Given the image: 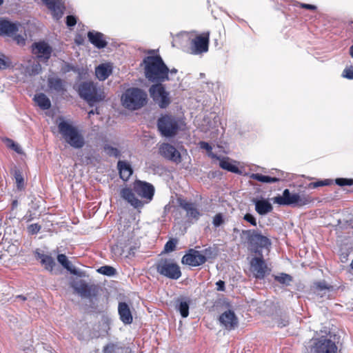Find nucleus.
<instances>
[{
	"instance_id": "f257e3e1",
	"label": "nucleus",
	"mask_w": 353,
	"mask_h": 353,
	"mask_svg": "<svg viewBox=\"0 0 353 353\" xmlns=\"http://www.w3.org/2000/svg\"><path fill=\"white\" fill-rule=\"evenodd\" d=\"M144 74L151 83H163L170 79L169 68L159 55L147 56L143 60Z\"/></svg>"
},
{
	"instance_id": "f03ea898",
	"label": "nucleus",
	"mask_w": 353,
	"mask_h": 353,
	"mask_svg": "<svg viewBox=\"0 0 353 353\" xmlns=\"http://www.w3.org/2000/svg\"><path fill=\"white\" fill-rule=\"evenodd\" d=\"M183 125L184 122L181 119L171 114H161L157 123L161 135L166 138L175 137Z\"/></svg>"
},
{
	"instance_id": "7ed1b4c3",
	"label": "nucleus",
	"mask_w": 353,
	"mask_h": 353,
	"mask_svg": "<svg viewBox=\"0 0 353 353\" xmlns=\"http://www.w3.org/2000/svg\"><path fill=\"white\" fill-rule=\"evenodd\" d=\"M241 236H245L250 250L258 255H262L263 250H269L272 245L271 240L258 230H242Z\"/></svg>"
},
{
	"instance_id": "20e7f679",
	"label": "nucleus",
	"mask_w": 353,
	"mask_h": 353,
	"mask_svg": "<svg viewBox=\"0 0 353 353\" xmlns=\"http://www.w3.org/2000/svg\"><path fill=\"white\" fill-rule=\"evenodd\" d=\"M147 99V93L139 88H128L121 96L123 105L131 110H137L143 107Z\"/></svg>"
},
{
	"instance_id": "39448f33",
	"label": "nucleus",
	"mask_w": 353,
	"mask_h": 353,
	"mask_svg": "<svg viewBox=\"0 0 353 353\" xmlns=\"http://www.w3.org/2000/svg\"><path fill=\"white\" fill-rule=\"evenodd\" d=\"M58 129L65 142L71 147L80 149L84 146V138L76 127L65 121H62L58 124Z\"/></svg>"
},
{
	"instance_id": "423d86ee",
	"label": "nucleus",
	"mask_w": 353,
	"mask_h": 353,
	"mask_svg": "<svg viewBox=\"0 0 353 353\" xmlns=\"http://www.w3.org/2000/svg\"><path fill=\"white\" fill-rule=\"evenodd\" d=\"M79 97L92 106L94 103L100 102L105 99L103 92L93 81H83L77 87Z\"/></svg>"
},
{
	"instance_id": "0eeeda50",
	"label": "nucleus",
	"mask_w": 353,
	"mask_h": 353,
	"mask_svg": "<svg viewBox=\"0 0 353 353\" xmlns=\"http://www.w3.org/2000/svg\"><path fill=\"white\" fill-rule=\"evenodd\" d=\"M156 269L160 275L172 280L181 276V268L173 259H161L156 264Z\"/></svg>"
},
{
	"instance_id": "6e6552de",
	"label": "nucleus",
	"mask_w": 353,
	"mask_h": 353,
	"mask_svg": "<svg viewBox=\"0 0 353 353\" xmlns=\"http://www.w3.org/2000/svg\"><path fill=\"white\" fill-rule=\"evenodd\" d=\"M273 201L280 205L303 206L309 204L311 199L308 196L299 193L291 194L288 189H285L281 196L279 195L273 199Z\"/></svg>"
},
{
	"instance_id": "1a4fd4ad",
	"label": "nucleus",
	"mask_w": 353,
	"mask_h": 353,
	"mask_svg": "<svg viewBox=\"0 0 353 353\" xmlns=\"http://www.w3.org/2000/svg\"><path fill=\"white\" fill-rule=\"evenodd\" d=\"M149 93L153 101L161 108H166L171 102L170 93L165 90L162 83L152 85L149 88Z\"/></svg>"
},
{
	"instance_id": "9d476101",
	"label": "nucleus",
	"mask_w": 353,
	"mask_h": 353,
	"mask_svg": "<svg viewBox=\"0 0 353 353\" xmlns=\"http://www.w3.org/2000/svg\"><path fill=\"white\" fill-rule=\"evenodd\" d=\"M310 353H338V347L330 339L322 336L312 341Z\"/></svg>"
},
{
	"instance_id": "9b49d317",
	"label": "nucleus",
	"mask_w": 353,
	"mask_h": 353,
	"mask_svg": "<svg viewBox=\"0 0 353 353\" xmlns=\"http://www.w3.org/2000/svg\"><path fill=\"white\" fill-rule=\"evenodd\" d=\"M210 43V32H203L192 39L190 43V53L199 55L208 51Z\"/></svg>"
},
{
	"instance_id": "f8f14e48",
	"label": "nucleus",
	"mask_w": 353,
	"mask_h": 353,
	"mask_svg": "<svg viewBox=\"0 0 353 353\" xmlns=\"http://www.w3.org/2000/svg\"><path fill=\"white\" fill-rule=\"evenodd\" d=\"M72 288L81 298L91 299L97 294V288L94 285H89L83 280L74 281Z\"/></svg>"
},
{
	"instance_id": "ddd939ff",
	"label": "nucleus",
	"mask_w": 353,
	"mask_h": 353,
	"mask_svg": "<svg viewBox=\"0 0 353 353\" xmlns=\"http://www.w3.org/2000/svg\"><path fill=\"white\" fill-rule=\"evenodd\" d=\"M32 52L39 61L47 62L51 57L52 48L45 41H40L32 44Z\"/></svg>"
},
{
	"instance_id": "4468645a",
	"label": "nucleus",
	"mask_w": 353,
	"mask_h": 353,
	"mask_svg": "<svg viewBox=\"0 0 353 353\" xmlns=\"http://www.w3.org/2000/svg\"><path fill=\"white\" fill-rule=\"evenodd\" d=\"M159 152L166 160L179 164L182 158L179 151L172 145L168 143H163L159 148Z\"/></svg>"
},
{
	"instance_id": "2eb2a0df",
	"label": "nucleus",
	"mask_w": 353,
	"mask_h": 353,
	"mask_svg": "<svg viewBox=\"0 0 353 353\" xmlns=\"http://www.w3.org/2000/svg\"><path fill=\"white\" fill-rule=\"evenodd\" d=\"M250 271L257 279H263L268 274V268L263 260V255H259L250 261Z\"/></svg>"
},
{
	"instance_id": "dca6fc26",
	"label": "nucleus",
	"mask_w": 353,
	"mask_h": 353,
	"mask_svg": "<svg viewBox=\"0 0 353 353\" xmlns=\"http://www.w3.org/2000/svg\"><path fill=\"white\" fill-rule=\"evenodd\" d=\"M134 192L143 199L147 200V203L152 201L154 194V186L148 182L136 180L133 184Z\"/></svg>"
},
{
	"instance_id": "f3484780",
	"label": "nucleus",
	"mask_w": 353,
	"mask_h": 353,
	"mask_svg": "<svg viewBox=\"0 0 353 353\" xmlns=\"http://www.w3.org/2000/svg\"><path fill=\"white\" fill-rule=\"evenodd\" d=\"M206 262V257L195 249H190L182 257L181 263L192 267H197Z\"/></svg>"
},
{
	"instance_id": "a211bd4d",
	"label": "nucleus",
	"mask_w": 353,
	"mask_h": 353,
	"mask_svg": "<svg viewBox=\"0 0 353 353\" xmlns=\"http://www.w3.org/2000/svg\"><path fill=\"white\" fill-rule=\"evenodd\" d=\"M43 4L50 11L54 19L58 21L63 17L65 6L62 0H51Z\"/></svg>"
},
{
	"instance_id": "6ab92c4d",
	"label": "nucleus",
	"mask_w": 353,
	"mask_h": 353,
	"mask_svg": "<svg viewBox=\"0 0 353 353\" xmlns=\"http://www.w3.org/2000/svg\"><path fill=\"white\" fill-rule=\"evenodd\" d=\"M219 321L225 329L229 330H234L238 325L237 317L234 312L230 310L220 315Z\"/></svg>"
},
{
	"instance_id": "aec40b11",
	"label": "nucleus",
	"mask_w": 353,
	"mask_h": 353,
	"mask_svg": "<svg viewBox=\"0 0 353 353\" xmlns=\"http://www.w3.org/2000/svg\"><path fill=\"white\" fill-rule=\"evenodd\" d=\"M19 31V23L8 20L0 21V36L13 37Z\"/></svg>"
},
{
	"instance_id": "412c9836",
	"label": "nucleus",
	"mask_w": 353,
	"mask_h": 353,
	"mask_svg": "<svg viewBox=\"0 0 353 353\" xmlns=\"http://www.w3.org/2000/svg\"><path fill=\"white\" fill-rule=\"evenodd\" d=\"M88 38L89 41L97 48L102 49L107 46L108 41L105 40L103 33L94 30L88 32Z\"/></svg>"
},
{
	"instance_id": "4be33fe9",
	"label": "nucleus",
	"mask_w": 353,
	"mask_h": 353,
	"mask_svg": "<svg viewBox=\"0 0 353 353\" xmlns=\"http://www.w3.org/2000/svg\"><path fill=\"white\" fill-rule=\"evenodd\" d=\"M209 156H210L212 158H215L216 159L219 160V166L223 170H225L228 172H231L232 173L235 174H240L241 171L239 168L233 163L232 161L228 157H223L221 158L220 157H218L216 154L211 152L209 154Z\"/></svg>"
},
{
	"instance_id": "5701e85b",
	"label": "nucleus",
	"mask_w": 353,
	"mask_h": 353,
	"mask_svg": "<svg viewBox=\"0 0 353 353\" xmlns=\"http://www.w3.org/2000/svg\"><path fill=\"white\" fill-rule=\"evenodd\" d=\"M179 205L186 212L187 216L189 218L197 221L201 215L194 203L189 202L186 200H180Z\"/></svg>"
},
{
	"instance_id": "b1692460",
	"label": "nucleus",
	"mask_w": 353,
	"mask_h": 353,
	"mask_svg": "<svg viewBox=\"0 0 353 353\" xmlns=\"http://www.w3.org/2000/svg\"><path fill=\"white\" fill-rule=\"evenodd\" d=\"M121 196L127 201L134 208H142L143 203L135 196L132 190L128 188H123L121 190Z\"/></svg>"
},
{
	"instance_id": "393cba45",
	"label": "nucleus",
	"mask_w": 353,
	"mask_h": 353,
	"mask_svg": "<svg viewBox=\"0 0 353 353\" xmlns=\"http://www.w3.org/2000/svg\"><path fill=\"white\" fill-rule=\"evenodd\" d=\"M118 313L120 320L125 325H130L132 323L133 317L129 305L125 302H120L118 305Z\"/></svg>"
},
{
	"instance_id": "a878e982",
	"label": "nucleus",
	"mask_w": 353,
	"mask_h": 353,
	"mask_svg": "<svg viewBox=\"0 0 353 353\" xmlns=\"http://www.w3.org/2000/svg\"><path fill=\"white\" fill-rule=\"evenodd\" d=\"M47 83L49 89L57 93L63 94L66 91L65 82L58 77H48Z\"/></svg>"
},
{
	"instance_id": "bb28decb",
	"label": "nucleus",
	"mask_w": 353,
	"mask_h": 353,
	"mask_svg": "<svg viewBox=\"0 0 353 353\" xmlns=\"http://www.w3.org/2000/svg\"><path fill=\"white\" fill-rule=\"evenodd\" d=\"M112 73V65L110 63H101L95 68V75L99 81H105Z\"/></svg>"
},
{
	"instance_id": "cd10ccee",
	"label": "nucleus",
	"mask_w": 353,
	"mask_h": 353,
	"mask_svg": "<svg viewBox=\"0 0 353 353\" xmlns=\"http://www.w3.org/2000/svg\"><path fill=\"white\" fill-rule=\"evenodd\" d=\"M117 168L120 178L124 181H127L133 173L131 165L125 161L119 160L117 163Z\"/></svg>"
},
{
	"instance_id": "c85d7f7f",
	"label": "nucleus",
	"mask_w": 353,
	"mask_h": 353,
	"mask_svg": "<svg viewBox=\"0 0 353 353\" xmlns=\"http://www.w3.org/2000/svg\"><path fill=\"white\" fill-rule=\"evenodd\" d=\"M175 306L177 311L183 318H186L189 315V308L190 300L186 297H179L175 301Z\"/></svg>"
},
{
	"instance_id": "c756f323",
	"label": "nucleus",
	"mask_w": 353,
	"mask_h": 353,
	"mask_svg": "<svg viewBox=\"0 0 353 353\" xmlns=\"http://www.w3.org/2000/svg\"><path fill=\"white\" fill-rule=\"evenodd\" d=\"M253 202L255 205V210L260 215H265L272 210V206L268 200L255 199Z\"/></svg>"
},
{
	"instance_id": "7c9ffc66",
	"label": "nucleus",
	"mask_w": 353,
	"mask_h": 353,
	"mask_svg": "<svg viewBox=\"0 0 353 353\" xmlns=\"http://www.w3.org/2000/svg\"><path fill=\"white\" fill-rule=\"evenodd\" d=\"M33 100L43 110H48L51 107V101L44 93L36 94L34 96Z\"/></svg>"
},
{
	"instance_id": "2f4dec72",
	"label": "nucleus",
	"mask_w": 353,
	"mask_h": 353,
	"mask_svg": "<svg viewBox=\"0 0 353 353\" xmlns=\"http://www.w3.org/2000/svg\"><path fill=\"white\" fill-rule=\"evenodd\" d=\"M250 177L258 181L267 183H276L279 181V179L277 177H272L270 176L263 175L259 173H252Z\"/></svg>"
},
{
	"instance_id": "473e14b6",
	"label": "nucleus",
	"mask_w": 353,
	"mask_h": 353,
	"mask_svg": "<svg viewBox=\"0 0 353 353\" xmlns=\"http://www.w3.org/2000/svg\"><path fill=\"white\" fill-rule=\"evenodd\" d=\"M12 173L13 174L14 178L15 179L17 188L19 190H21L24 187V179L22 172L17 167H14L12 170Z\"/></svg>"
},
{
	"instance_id": "72a5a7b5",
	"label": "nucleus",
	"mask_w": 353,
	"mask_h": 353,
	"mask_svg": "<svg viewBox=\"0 0 353 353\" xmlns=\"http://www.w3.org/2000/svg\"><path fill=\"white\" fill-rule=\"evenodd\" d=\"M57 261L67 270L70 271L73 274H77V270L75 269L71 268L70 262L68 261L67 256L65 254H58Z\"/></svg>"
},
{
	"instance_id": "f704fd0d",
	"label": "nucleus",
	"mask_w": 353,
	"mask_h": 353,
	"mask_svg": "<svg viewBox=\"0 0 353 353\" xmlns=\"http://www.w3.org/2000/svg\"><path fill=\"white\" fill-rule=\"evenodd\" d=\"M3 142L6 144L7 147L13 150L14 152H16L17 154H23V150L21 148V146L15 143L14 141L9 138H4Z\"/></svg>"
},
{
	"instance_id": "c9c22d12",
	"label": "nucleus",
	"mask_w": 353,
	"mask_h": 353,
	"mask_svg": "<svg viewBox=\"0 0 353 353\" xmlns=\"http://www.w3.org/2000/svg\"><path fill=\"white\" fill-rule=\"evenodd\" d=\"M103 150L106 154L109 157H114L118 158L121 156V152L116 148L111 146L109 144H105Z\"/></svg>"
},
{
	"instance_id": "e433bc0d",
	"label": "nucleus",
	"mask_w": 353,
	"mask_h": 353,
	"mask_svg": "<svg viewBox=\"0 0 353 353\" xmlns=\"http://www.w3.org/2000/svg\"><path fill=\"white\" fill-rule=\"evenodd\" d=\"M97 272L103 275L108 276H114L117 272L116 270L113 267L109 265H103L100 267L97 270Z\"/></svg>"
},
{
	"instance_id": "4c0bfd02",
	"label": "nucleus",
	"mask_w": 353,
	"mask_h": 353,
	"mask_svg": "<svg viewBox=\"0 0 353 353\" xmlns=\"http://www.w3.org/2000/svg\"><path fill=\"white\" fill-rule=\"evenodd\" d=\"M274 279L281 284L288 285L292 281V277L290 274L281 273L279 275L275 276Z\"/></svg>"
},
{
	"instance_id": "58836bf2",
	"label": "nucleus",
	"mask_w": 353,
	"mask_h": 353,
	"mask_svg": "<svg viewBox=\"0 0 353 353\" xmlns=\"http://www.w3.org/2000/svg\"><path fill=\"white\" fill-rule=\"evenodd\" d=\"M41 264L45 266L47 270L52 271L55 265V261L51 256H48L44 259H42Z\"/></svg>"
},
{
	"instance_id": "ea45409f",
	"label": "nucleus",
	"mask_w": 353,
	"mask_h": 353,
	"mask_svg": "<svg viewBox=\"0 0 353 353\" xmlns=\"http://www.w3.org/2000/svg\"><path fill=\"white\" fill-rule=\"evenodd\" d=\"M177 244V240L175 239H171L164 245V252L169 253L174 251Z\"/></svg>"
},
{
	"instance_id": "a19ab883",
	"label": "nucleus",
	"mask_w": 353,
	"mask_h": 353,
	"mask_svg": "<svg viewBox=\"0 0 353 353\" xmlns=\"http://www.w3.org/2000/svg\"><path fill=\"white\" fill-rule=\"evenodd\" d=\"M12 66L10 59L4 54L0 55V70H6Z\"/></svg>"
},
{
	"instance_id": "79ce46f5",
	"label": "nucleus",
	"mask_w": 353,
	"mask_h": 353,
	"mask_svg": "<svg viewBox=\"0 0 353 353\" xmlns=\"http://www.w3.org/2000/svg\"><path fill=\"white\" fill-rule=\"evenodd\" d=\"M335 183L339 186H345V185H353V179H347V178H336L335 179Z\"/></svg>"
},
{
	"instance_id": "37998d69",
	"label": "nucleus",
	"mask_w": 353,
	"mask_h": 353,
	"mask_svg": "<svg viewBox=\"0 0 353 353\" xmlns=\"http://www.w3.org/2000/svg\"><path fill=\"white\" fill-rule=\"evenodd\" d=\"M331 182L332 181L329 179L321 180L316 182L310 183L308 186L310 188H316L324 185H329L331 184Z\"/></svg>"
},
{
	"instance_id": "c03bdc74",
	"label": "nucleus",
	"mask_w": 353,
	"mask_h": 353,
	"mask_svg": "<svg viewBox=\"0 0 353 353\" xmlns=\"http://www.w3.org/2000/svg\"><path fill=\"white\" fill-rule=\"evenodd\" d=\"M61 70L63 73H67L70 71L77 72L79 71V68L69 63L64 62L63 65L61 68Z\"/></svg>"
},
{
	"instance_id": "a18cd8bd",
	"label": "nucleus",
	"mask_w": 353,
	"mask_h": 353,
	"mask_svg": "<svg viewBox=\"0 0 353 353\" xmlns=\"http://www.w3.org/2000/svg\"><path fill=\"white\" fill-rule=\"evenodd\" d=\"M41 228V226L38 223H32L28 226L27 230L30 234H37Z\"/></svg>"
},
{
	"instance_id": "49530a36",
	"label": "nucleus",
	"mask_w": 353,
	"mask_h": 353,
	"mask_svg": "<svg viewBox=\"0 0 353 353\" xmlns=\"http://www.w3.org/2000/svg\"><path fill=\"white\" fill-rule=\"evenodd\" d=\"M119 347L114 343H109L103 348V353H116Z\"/></svg>"
},
{
	"instance_id": "de8ad7c7",
	"label": "nucleus",
	"mask_w": 353,
	"mask_h": 353,
	"mask_svg": "<svg viewBox=\"0 0 353 353\" xmlns=\"http://www.w3.org/2000/svg\"><path fill=\"white\" fill-rule=\"evenodd\" d=\"M77 22V18L75 16L68 15L66 17L65 23H66L67 26L69 27L70 28L74 27L76 25Z\"/></svg>"
},
{
	"instance_id": "09e8293b",
	"label": "nucleus",
	"mask_w": 353,
	"mask_h": 353,
	"mask_svg": "<svg viewBox=\"0 0 353 353\" xmlns=\"http://www.w3.org/2000/svg\"><path fill=\"white\" fill-rule=\"evenodd\" d=\"M243 219L246 221L247 222L250 223L252 225L256 226V218L250 213H247L244 215Z\"/></svg>"
},
{
	"instance_id": "8fccbe9b",
	"label": "nucleus",
	"mask_w": 353,
	"mask_h": 353,
	"mask_svg": "<svg viewBox=\"0 0 353 353\" xmlns=\"http://www.w3.org/2000/svg\"><path fill=\"white\" fill-rule=\"evenodd\" d=\"M342 76L344 78L352 80L353 79V68H345L343 72Z\"/></svg>"
},
{
	"instance_id": "3c124183",
	"label": "nucleus",
	"mask_w": 353,
	"mask_h": 353,
	"mask_svg": "<svg viewBox=\"0 0 353 353\" xmlns=\"http://www.w3.org/2000/svg\"><path fill=\"white\" fill-rule=\"evenodd\" d=\"M223 222V216L221 214H217L214 216L213 219V225L215 227L220 226Z\"/></svg>"
},
{
	"instance_id": "603ef678",
	"label": "nucleus",
	"mask_w": 353,
	"mask_h": 353,
	"mask_svg": "<svg viewBox=\"0 0 353 353\" xmlns=\"http://www.w3.org/2000/svg\"><path fill=\"white\" fill-rule=\"evenodd\" d=\"M315 287L317 290L320 291L330 289V285L324 281L316 283Z\"/></svg>"
},
{
	"instance_id": "864d4df0",
	"label": "nucleus",
	"mask_w": 353,
	"mask_h": 353,
	"mask_svg": "<svg viewBox=\"0 0 353 353\" xmlns=\"http://www.w3.org/2000/svg\"><path fill=\"white\" fill-rule=\"evenodd\" d=\"M14 40L16 41V43L20 46H23L26 43V39L25 38L20 34H14Z\"/></svg>"
},
{
	"instance_id": "5fc2aeb1",
	"label": "nucleus",
	"mask_w": 353,
	"mask_h": 353,
	"mask_svg": "<svg viewBox=\"0 0 353 353\" xmlns=\"http://www.w3.org/2000/svg\"><path fill=\"white\" fill-rule=\"evenodd\" d=\"M202 254L205 256L206 259L208 258H212L214 256L213 250L211 248H205L202 251Z\"/></svg>"
},
{
	"instance_id": "6e6d98bb",
	"label": "nucleus",
	"mask_w": 353,
	"mask_h": 353,
	"mask_svg": "<svg viewBox=\"0 0 353 353\" xmlns=\"http://www.w3.org/2000/svg\"><path fill=\"white\" fill-rule=\"evenodd\" d=\"M199 145L201 148L205 150L208 152H211V150H212V146L208 142L205 141H200Z\"/></svg>"
},
{
	"instance_id": "4d7b16f0",
	"label": "nucleus",
	"mask_w": 353,
	"mask_h": 353,
	"mask_svg": "<svg viewBox=\"0 0 353 353\" xmlns=\"http://www.w3.org/2000/svg\"><path fill=\"white\" fill-rule=\"evenodd\" d=\"M216 290L218 291L223 292L225 291V282L223 281L219 280L216 283Z\"/></svg>"
},
{
	"instance_id": "13d9d810",
	"label": "nucleus",
	"mask_w": 353,
	"mask_h": 353,
	"mask_svg": "<svg viewBox=\"0 0 353 353\" xmlns=\"http://www.w3.org/2000/svg\"><path fill=\"white\" fill-rule=\"evenodd\" d=\"M300 7L302 8L307 9V10H315L316 9V6L312 5V4H307V3H300Z\"/></svg>"
},
{
	"instance_id": "bf43d9fd",
	"label": "nucleus",
	"mask_w": 353,
	"mask_h": 353,
	"mask_svg": "<svg viewBox=\"0 0 353 353\" xmlns=\"http://www.w3.org/2000/svg\"><path fill=\"white\" fill-rule=\"evenodd\" d=\"M48 255L44 254L42 253L37 252L36 253V257L37 259L41 260V263L42 262V259H44L46 257H47Z\"/></svg>"
},
{
	"instance_id": "052dcab7",
	"label": "nucleus",
	"mask_w": 353,
	"mask_h": 353,
	"mask_svg": "<svg viewBox=\"0 0 353 353\" xmlns=\"http://www.w3.org/2000/svg\"><path fill=\"white\" fill-rule=\"evenodd\" d=\"M94 114H99L97 108H96L95 110H91L90 111L88 112V114L90 116Z\"/></svg>"
},
{
	"instance_id": "680f3d73",
	"label": "nucleus",
	"mask_w": 353,
	"mask_h": 353,
	"mask_svg": "<svg viewBox=\"0 0 353 353\" xmlns=\"http://www.w3.org/2000/svg\"><path fill=\"white\" fill-rule=\"evenodd\" d=\"M177 73V70L175 68H172L171 70L169 69V74L172 76L173 74H176Z\"/></svg>"
},
{
	"instance_id": "e2e57ef3",
	"label": "nucleus",
	"mask_w": 353,
	"mask_h": 353,
	"mask_svg": "<svg viewBox=\"0 0 353 353\" xmlns=\"http://www.w3.org/2000/svg\"><path fill=\"white\" fill-rule=\"evenodd\" d=\"M16 299H21V301H24L27 299V298L23 295H18L15 298Z\"/></svg>"
},
{
	"instance_id": "0e129e2a",
	"label": "nucleus",
	"mask_w": 353,
	"mask_h": 353,
	"mask_svg": "<svg viewBox=\"0 0 353 353\" xmlns=\"http://www.w3.org/2000/svg\"><path fill=\"white\" fill-rule=\"evenodd\" d=\"M287 325H288V321H283L281 323H279V326L281 327H285Z\"/></svg>"
},
{
	"instance_id": "69168bd1",
	"label": "nucleus",
	"mask_w": 353,
	"mask_h": 353,
	"mask_svg": "<svg viewBox=\"0 0 353 353\" xmlns=\"http://www.w3.org/2000/svg\"><path fill=\"white\" fill-rule=\"evenodd\" d=\"M350 54L353 58V45L350 48Z\"/></svg>"
},
{
	"instance_id": "338daca9",
	"label": "nucleus",
	"mask_w": 353,
	"mask_h": 353,
	"mask_svg": "<svg viewBox=\"0 0 353 353\" xmlns=\"http://www.w3.org/2000/svg\"><path fill=\"white\" fill-rule=\"evenodd\" d=\"M17 205V201L14 200L12 201V206L15 207Z\"/></svg>"
},
{
	"instance_id": "774afa93",
	"label": "nucleus",
	"mask_w": 353,
	"mask_h": 353,
	"mask_svg": "<svg viewBox=\"0 0 353 353\" xmlns=\"http://www.w3.org/2000/svg\"><path fill=\"white\" fill-rule=\"evenodd\" d=\"M85 162H86L87 164H89V163H91V159L90 158H86V161Z\"/></svg>"
}]
</instances>
